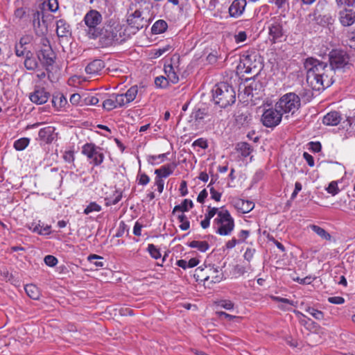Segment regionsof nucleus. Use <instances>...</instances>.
<instances>
[{
	"label": "nucleus",
	"mask_w": 355,
	"mask_h": 355,
	"mask_svg": "<svg viewBox=\"0 0 355 355\" xmlns=\"http://www.w3.org/2000/svg\"><path fill=\"white\" fill-rule=\"evenodd\" d=\"M350 57L344 50L333 49L329 53V62L321 61L313 57L304 62L306 72V82L315 91L329 87L334 83L335 71L348 69L351 67Z\"/></svg>",
	"instance_id": "f257e3e1"
},
{
	"label": "nucleus",
	"mask_w": 355,
	"mask_h": 355,
	"mask_svg": "<svg viewBox=\"0 0 355 355\" xmlns=\"http://www.w3.org/2000/svg\"><path fill=\"white\" fill-rule=\"evenodd\" d=\"M212 97L215 104L220 107H226L234 103L236 92L234 87L228 83L222 82L216 84L212 89Z\"/></svg>",
	"instance_id": "f03ea898"
},
{
	"label": "nucleus",
	"mask_w": 355,
	"mask_h": 355,
	"mask_svg": "<svg viewBox=\"0 0 355 355\" xmlns=\"http://www.w3.org/2000/svg\"><path fill=\"white\" fill-rule=\"evenodd\" d=\"M301 106V101L299 95L294 92H288L284 94L275 103V107L282 112V114L293 115Z\"/></svg>",
	"instance_id": "7ed1b4c3"
},
{
	"label": "nucleus",
	"mask_w": 355,
	"mask_h": 355,
	"mask_svg": "<svg viewBox=\"0 0 355 355\" xmlns=\"http://www.w3.org/2000/svg\"><path fill=\"white\" fill-rule=\"evenodd\" d=\"M241 64H243L245 73L258 75L262 69L261 57L254 51L244 53L241 58Z\"/></svg>",
	"instance_id": "20e7f679"
},
{
	"label": "nucleus",
	"mask_w": 355,
	"mask_h": 355,
	"mask_svg": "<svg viewBox=\"0 0 355 355\" xmlns=\"http://www.w3.org/2000/svg\"><path fill=\"white\" fill-rule=\"evenodd\" d=\"M214 224L218 225L216 233L221 236L231 234L234 228V220L227 210L220 211Z\"/></svg>",
	"instance_id": "39448f33"
},
{
	"label": "nucleus",
	"mask_w": 355,
	"mask_h": 355,
	"mask_svg": "<svg viewBox=\"0 0 355 355\" xmlns=\"http://www.w3.org/2000/svg\"><path fill=\"white\" fill-rule=\"evenodd\" d=\"M40 49L37 52V58L41 63L45 67L53 66L56 55L50 44V41L46 37H42L40 40Z\"/></svg>",
	"instance_id": "423d86ee"
},
{
	"label": "nucleus",
	"mask_w": 355,
	"mask_h": 355,
	"mask_svg": "<svg viewBox=\"0 0 355 355\" xmlns=\"http://www.w3.org/2000/svg\"><path fill=\"white\" fill-rule=\"evenodd\" d=\"M268 38L272 44L282 42L286 37V31L283 28V21L279 17L271 19L268 26Z\"/></svg>",
	"instance_id": "0eeeda50"
},
{
	"label": "nucleus",
	"mask_w": 355,
	"mask_h": 355,
	"mask_svg": "<svg viewBox=\"0 0 355 355\" xmlns=\"http://www.w3.org/2000/svg\"><path fill=\"white\" fill-rule=\"evenodd\" d=\"M102 21L101 14L96 10H90L85 15L84 21L89 28L88 33L91 35L92 38H96L100 35V32L96 29V26Z\"/></svg>",
	"instance_id": "6e6552de"
},
{
	"label": "nucleus",
	"mask_w": 355,
	"mask_h": 355,
	"mask_svg": "<svg viewBox=\"0 0 355 355\" xmlns=\"http://www.w3.org/2000/svg\"><path fill=\"white\" fill-rule=\"evenodd\" d=\"M82 153L87 156L94 166L100 165L104 159L101 148L93 143H87L82 148Z\"/></svg>",
	"instance_id": "1a4fd4ad"
},
{
	"label": "nucleus",
	"mask_w": 355,
	"mask_h": 355,
	"mask_svg": "<svg viewBox=\"0 0 355 355\" xmlns=\"http://www.w3.org/2000/svg\"><path fill=\"white\" fill-rule=\"evenodd\" d=\"M278 110L275 107V109L269 108L263 112L261 116V122L264 126L275 128L280 123L283 114Z\"/></svg>",
	"instance_id": "9d476101"
},
{
	"label": "nucleus",
	"mask_w": 355,
	"mask_h": 355,
	"mask_svg": "<svg viewBox=\"0 0 355 355\" xmlns=\"http://www.w3.org/2000/svg\"><path fill=\"white\" fill-rule=\"evenodd\" d=\"M127 22L131 28L135 29L137 31L144 26H147L148 24V21L142 17V13L139 10H135L128 16Z\"/></svg>",
	"instance_id": "9b49d317"
},
{
	"label": "nucleus",
	"mask_w": 355,
	"mask_h": 355,
	"mask_svg": "<svg viewBox=\"0 0 355 355\" xmlns=\"http://www.w3.org/2000/svg\"><path fill=\"white\" fill-rule=\"evenodd\" d=\"M124 106L123 97L119 94H112L103 103V107L107 110H112L117 107Z\"/></svg>",
	"instance_id": "f8f14e48"
},
{
	"label": "nucleus",
	"mask_w": 355,
	"mask_h": 355,
	"mask_svg": "<svg viewBox=\"0 0 355 355\" xmlns=\"http://www.w3.org/2000/svg\"><path fill=\"white\" fill-rule=\"evenodd\" d=\"M50 94L47 92L44 88H37L35 91L30 94V100L37 105H42L47 102Z\"/></svg>",
	"instance_id": "ddd939ff"
},
{
	"label": "nucleus",
	"mask_w": 355,
	"mask_h": 355,
	"mask_svg": "<svg viewBox=\"0 0 355 355\" xmlns=\"http://www.w3.org/2000/svg\"><path fill=\"white\" fill-rule=\"evenodd\" d=\"M246 4V0H234L228 9L230 16L234 18L240 17L243 13Z\"/></svg>",
	"instance_id": "4468645a"
},
{
	"label": "nucleus",
	"mask_w": 355,
	"mask_h": 355,
	"mask_svg": "<svg viewBox=\"0 0 355 355\" xmlns=\"http://www.w3.org/2000/svg\"><path fill=\"white\" fill-rule=\"evenodd\" d=\"M218 272V271L217 268H215L211 266H205L204 268L202 266H199L195 270L194 277L197 279V280L206 282L209 279V275L208 273H217Z\"/></svg>",
	"instance_id": "2eb2a0df"
},
{
	"label": "nucleus",
	"mask_w": 355,
	"mask_h": 355,
	"mask_svg": "<svg viewBox=\"0 0 355 355\" xmlns=\"http://www.w3.org/2000/svg\"><path fill=\"white\" fill-rule=\"evenodd\" d=\"M104 67L105 63L102 60L95 59L87 65L85 71L91 76H96L100 74Z\"/></svg>",
	"instance_id": "dca6fc26"
},
{
	"label": "nucleus",
	"mask_w": 355,
	"mask_h": 355,
	"mask_svg": "<svg viewBox=\"0 0 355 355\" xmlns=\"http://www.w3.org/2000/svg\"><path fill=\"white\" fill-rule=\"evenodd\" d=\"M339 20L343 26H349L355 23V12L352 10H345L339 12Z\"/></svg>",
	"instance_id": "f3484780"
},
{
	"label": "nucleus",
	"mask_w": 355,
	"mask_h": 355,
	"mask_svg": "<svg viewBox=\"0 0 355 355\" xmlns=\"http://www.w3.org/2000/svg\"><path fill=\"white\" fill-rule=\"evenodd\" d=\"M176 166L177 164L174 162L163 165L155 171V174L156 176L160 177V178L162 179L164 178H167L173 173Z\"/></svg>",
	"instance_id": "a211bd4d"
},
{
	"label": "nucleus",
	"mask_w": 355,
	"mask_h": 355,
	"mask_svg": "<svg viewBox=\"0 0 355 355\" xmlns=\"http://www.w3.org/2000/svg\"><path fill=\"white\" fill-rule=\"evenodd\" d=\"M341 121V116L338 112L332 111L327 113L322 119V122L327 125H337Z\"/></svg>",
	"instance_id": "6ab92c4d"
},
{
	"label": "nucleus",
	"mask_w": 355,
	"mask_h": 355,
	"mask_svg": "<svg viewBox=\"0 0 355 355\" xmlns=\"http://www.w3.org/2000/svg\"><path fill=\"white\" fill-rule=\"evenodd\" d=\"M54 128L51 126L45 127L40 130L39 137L46 144L51 143L54 139Z\"/></svg>",
	"instance_id": "aec40b11"
},
{
	"label": "nucleus",
	"mask_w": 355,
	"mask_h": 355,
	"mask_svg": "<svg viewBox=\"0 0 355 355\" xmlns=\"http://www.w3.org/2000/svg\"><path fill=\"white\" fill-rule=\"evenodd\" d=\"M139 92L138 87L137 85L132 86L129 88L125 94H119L123 99L124 105L132 102Z\"/></svg>",
	"instance_id": "412c9836"
},
{
	"label": "nucleus",
	"mask_w": 355,
	"mask_h": 355,
	"mask_svg": "<svg viewBox=\"0 0 355 355\" xmlns=\"http://www.w3.org/2000/svg\"><path fill=\"white\" fill-rule=\"evenodd\" d=\"M33 25L37 35L43 36L47 33L48 25L46 20L44 19V13H42V19L40 21H36Z\"/></svg>",
	"instance_id": "4be33fe9"
},
{
	"label": "nucleus",
	"mask_w": 355,
	"mask_h": 355,
	"mask_svg": "<svg viewBox=\"0 0 355 355\" xmlns=\"http://www.w3.org/2000/svg\"><path fill=\"white\" fill-rule=\"evenodd\" d=\"M236 207L242 213L246 214L252 211L254 207L253 202L239 199L236 202Z\"/></svg>",
	"instance_id": "5701e85b"
},
{
	"label": "nucleus",
	"mask_w": 355,
	"mask_h": 355,
	"mask_svg": "<svg viewBox=\"0 0 355 355\" xmlns=\"http://www.w3.org/2000/svg\"><path fill=\"white\" fill-rule=\"evenodd\" d=\"M56 33L59 37H66L69 33V25L65 20L61 19L56 23Z\"/></svg>",
	"instance_id": "b1692460"
},
{
	"label": "nucleus",
	"mask_w": 355,
	"mask_h": 355,
	"mask_svg": "<svg viewBox=\"0 0 355 355\" xmlns=\"http://www.w3.org/2000/svg\"><path fill=\"white\" fill-rule=\"evenodd\" d=\"M52 104L56 110H59L65 107L67 101L62 94L58 93L53 96Z\"/></svg>",
	"instance_id": "393cba45"
},
{
	"label": "nucleus",
	"mask_w": 355,
	"mask_h": 355,
	"mask_svg": "<svg viewBox=\"0 0 355 355\" xmlns=\"http://www.w3.org/2000/svg\"><path fill=\"white\" fill-rule=\"evenodd\" d=\"M24 66L28 70H35L38 66L37 61L33 57V53L31 51L26 52Z\"/></svg>",
	"instance_id": "a878e982"
},
{
	"label": "nucleus",
	"mask_w": 355,
	"mask_h": 355,
	"mask_svg": "<svg viewBox=\"0 0 355 355\" xmlns=\"http://www.w3.org/2000/svg\"><path fill=\"white\" fill-rule=\"evenodd\" d=\"M193 207L192 200L184 199L180 205H175L173 209L172 214H175L178 211L186 212Z\"/></svg>",
	"instance_id": "bb28decb"
},
{
	"label": "nucleus",
	"mask_w": 355,
	"mask_h": 355,
	"mask_svg": "<svg viewBox=\"0 0 355 355\" xmlns=\"http://www.w3.org/2000/svg\"><path fill=\"white\" fill-rule=\"evenodd\" d=\"M164 72L167 76L168 81L173 84L177 83L179 81V77L172 64H168L164 66Z\"/></svg>",
	"instance_id": "cd10ccee"
},
{
	"label": "nucleus",
	"mask_w": 355,
	"mask_h": 355,
	"mask_svg": "<svg viewBox=\"0 0 355 355\" xmlns=\"http://www.w3.org/2000/svg\"><path fill=\"white\" fill-rule=\"evenodd\" d=\"M302 307H304V310L312 315L315 319L318 320H322L324 318V313L313 306L309 305L301 304Z\"/></svg>",
	"instance_id": "c85d7f7f"
},
{
	"label": "nucleus",
	"mask_w": 355,
	"mask_h": 355,
	"mask_svg": "<svg viewBox=\"0 0 355 355\" xmlns=\"http://www.w3.org/2000/svg\"><path fill=\"white\" fill-rule=\"evenodd\" d=\"M167 28V23L164 20L159 19L154 23L151 28V31L155 35L160 34L165 32Z\"/></svg>",
	"instance_id": "c756f323"
},
{
	"label": "nucleus",
	"mask_w": 355,
	"mask_h": 355,
	"mask_svg": "<svg viewBox=\"0 0 355 355\" xmlns=\"http://www.w3.org/2000/svg\"><path fill=\"white\" fill-rule=\"evenodd\" d=\"M236 149L244 157L249 156L252 150L250 144L247 142L238 143Z\"/></svg>",
	"instance_id": "7c9ffc66"
},
{
	"label": "nucleus",
	"mask_w": 355,
	"mask_h": 355,
	"mask_svg": "<svg viewBox=\"0 0 355 355\" xmlns=\"http://www.w3.org/2000/svg\"><path fill=\"white\" fill-rule=\"evenodd\" d=\"M103 37L107 44H111L114 41L118 40L117 31L110 26L105 30Z\"/></svg>",
	"instance_id": "2f4dec72"
},
{
	"label": "nucleus",
	"mask_w": 355,
	"mask_h": 355,
	"mask_svg": "<svg viewBox=\"0 0 355 355\" xmlns=\"http://www.w3.org/2000/svg\"><path fill=\"white\" fill-rule=\"evenodd\" d=\"M123 192L119 190H116L112 196L107 197L105 198V205H116L122 198Z\"/></svg>",
	"instance_id": "473e14b6"
},
{
	"label": "nucleus",
	"mask_w": 355,
	"mask_h": 355,
	"mask_svg": "<svg viewBox=\"0 0 355 355\" xmlns=\"http://www.w3.org/2000/svg\"><path fill=\"white\" fill-rule=\"evenodd\" d=\"M188 245L192 248H197L201 252H205L209 248V243L205 241H192L188 243Z\"/></svg>",
	"instance_id": "72a5a7b5"
},
{
	"label": "nucleus",
	"mask_w": 355,
	"mask_h": 355,
	"mask_svg": "<svg viewBox=\"0 0 355 355\" xmlns=\"http://www.w3.org/2000/svg\"><path fill=\"white\" fill-rule=\"evenodd\" d=\"M26 294L33 300H37L40 297L38 288L33 284H28L24 288Z\"/></svg>",
	"instance_id": "f704fd0d"
},
{
	"label": "nucleus",
	"mask_w": 355,
	"mask_h": 355,
	"mask_svg": "<svg viewBox=\"0 0 355 355\" xmlns=\"http://www.w3.org/2000/svg\"><path fill=\"white\" fill-rule=\"evenodd\" d=\"M250 270H252L250 265H248V266H244L242 265L237 264L234 266L232 272L235 277H240Z\"/></svg>",
	"instance_id": "c9c22d12"
},
{
	"label": "nucleus",
	"mask_w": 355,
	"mask_h": 355,
	"mask_svg": "<svg viewBox=\"0 0 355 355\" xmlns=\"http://www.w3.org/2000/svg\"><path fill=\"white\" fill-rule=\"evenodd\" d=\"M29 143H30V139H28L27 137H22V138H20V139L16 140L14 142L13 146L17 150L21 151V150H24L28 146Z\"/></svg>",
	"instance_id": "e433bc0d"
},
{
	"label": "nucleus",
	"mask_w": 355,
	"mask_h": 355,
	"mask_svg": "<svg viewBox=\"0 0 355 355\" xmlns=\"http://www.w3.org/2000/svg\"><path fill=\"white\" fill-rule=\"evenodd\" d=\"M312 230L315 232L318 236H320L321 238L325 239V240H330L331 239V235L323 228L313 225L311 226Z\"/></svg>",
	"instance_id": "4c0bfd02"
},
{
	"label": "nucleus",
	"mask_w": 355,
	"mask_h": 355,
	"mask_svg": "<svg viewBox=\"0 0 355 355\" xmlns=\"http://www.w3.org/2000/svg\"><path fill=\"white\" fill-rule=\"evenodd\" d=\"M99 102V99L96 96L90 94H83V105H95Z\"/></svg>",
	"instance_id": "58836bf2"
},
{
	"label": "nucleus",
	"mask_w": 355,
	"mask_h": 355,
	"mask_svg": "<svg viewBox=\"0 0 355 355\" xmlns=\"http://www.w3.org/2000/svg\"><path fill=\"white\" fill-rule=\"evenodd\" d=\"M147 250L151 257L155 259H158L162 257L159 249H158L154 244H148Z\"/></svg>",
	"instance_id": "ea45409f"
},
{
	"label": "nucleus",
	"mask_w": 355,
	"mask_h": 355,
	"mask_svg": "<svg viewBox=\"0 0 355 355\" xmlns=\"http://www.w3.org/2000/svg\"><path fill=\"white\" fill-rule=\"evenodd\" d=\"M46 6L47 8L51 12H55L59 8L58 0H47L42 3V6Z\"/></svg>",
	"instance_id": "a19ab883"
},
{
	"label": "nucleus",
	"mask_w": 355,
	"mask_h": 355,
	"mask_svg": "<svg viewBox=\"0 0 355 355\" xmlns=\"http://www.w3.org/2000/svg\"><path fill=\"white\" fill-rule=\"evenodd\" d=\"M101 210V207L96 202H92L87 206L83 213L87 215L93 211H100Z\"/></svg>",
	"instance_id": "79ce46f5"
},
{
	"label": "nucleus",
	"mask_w": 355,
	"mask_h": 355,
	"mask_svg": "<svg viewBox=\"0 0 355 355\" xmlns=\"http://www.w3.org/2000/svg\"><path fill=\"white\" fill-rule=\"evenodd\" d=\"M206 113L205 112V110L198 109L192 112L191 117L196 121L200 122L204 119Z\"/></svg>",
	"instance_id": "37998d69"
},
{
	"label": "nucleus",
	"mask_w": 355,
	"mask_h": 355,
	"mask_svg": "<svg viewBox=\"0 0 355 355\" xmlns=\"http://www.w3.org/2000/svg\"><path fill=\"white\" fill-rule=\"evenodd\" d=\"M218 306H220L226 310H232L234 309V304L228 300H220L216 302Z\"/></svg>",
	"instance_id": "c03bdc74"
},
{
	"label": "nucleus",
	"mask_w": 355,
	"mask_h": 355,
	"mask_svg": "<svg viewBox=\"0 0 355 355\" xmlns=\"http://www.w3.org/2000/svg\"><path fill=\"white\" fill-rule=\"evenodd\" d=\"M168 79L162 76L156 77L155 79V84L157 87H161V88H165L167 87L168 83Z\"/></svg>",
	"instance_id": "a18cd8bd"
},
{
	"label": "nucleus",
	"mask_w": 355,
	"mask_h": 355,
	"mask_svg": "<svg viewBox=\"0 0 355 355\" xmlns=\"http://www.w3.org/2000/svg\"><path fill=\"white\" fill-rule=\"evenodd\" d=\"M88 261H90V263H93L96 267H103L104 266V263L103 261H95L97 259H103V257L96 255V254H91L87 258Z\"/></svg>",
	"instance_id": "49530a36"
},
{
	"label": "nucleus",
	"mask_w": 355,
	"mask_h": 355,
	"mask_svg": "<svg viewBox=\"0 0 355 355\" xmlns=\"http://www.w3.org/2000/svg\"><path fill=\"white\" fill-rule=\"evenodd\" d=\"M327 191L332 196L336 195L339 192L337 182L332 181L329 184V186L326 189Z\"/></svg>",
	"instance_id": "de8ad7c7"
},
{
	"label": "nucleus",
	"mask_w": 355,
	"mask_h": 355,
	"mask_svg": "<svg viewBox=\"0 0 355 355\" xmlns=\"http://www.w3.org/2000/svg\"><path fill=\"white\" fill-rule=\"evenodd\" d=\"M137 179L138 180V184L142 186H146L150 182V178L146 173H141L139 172Z\"/></svg>",
	"instance_id": "09e8293b"
},
{
	"label": "nucleus",
	"mask_w": 355,
	"mask_h": 355,
	"mask_svg": "<svg viewBox=\"0 0 355 355\" xmlns=\"http://www.w3.org/2000/svg\"><path fill=\"white\" fill-rule=\"evenodd\" d=\"M83 94L80 95L79 94H73L70 97V102L73 105H83Z\"/></svg>",
	"instance_id": "8fccbe9b"
},
{
	"label": "nucleus",
	"mask_w": 355,
	"mask_h": 355,
	"mask_svg": "<svg viewBox=\"0 0 355 355\" xmlns=\"http://www.w3.org/2000/svg\"><path fill=\"white\" fill-rule=\"evenodd\" d=\"M44 263L50 266V267H53L57 265L58 261L56 257H55L53 255H46L45 257H44Z\"/></svg>",
	"instance_id": "3c124183"
},
{
	"label": "nucleus",
	"mask_w": 355,
	"mask_h": 355,
	"mask_svg": "<svg viewBox=\"0 0 355 355\" xmlns=\"http://www.w3.org/2000/svg\"><path fill=\"white\" fill-rule=\"evenodd\" d=\"M28 50H26V48L19 45V44H16L15 45V54L18 57H22L26 55V52Z\"/></svg>",
	"instance_id": "603ef678"
},
{
	"label": "nucleus",
	"mask_w": 355,
	"mask_h": 355,
	"mask_svg": "<svg viewBox=\"0 0 355 355\" xmlns=\"http://www.w3.org/2000/svg\"><path fill=\"white\" fill-rule=\"evenodd\" d=\"M192 146H198L202 149H206L208 147L207 140L204 139L203 138H199L194 141Z\"/></svg>",
	"instance_id": "864d4df0"
},
{
	"label": "nucleus",
	"mask_w": 355,
	"mask_h": 355,
	"mask_svg": "<svg viewBox=\"0 0 355 355\" xmlns=\"http://www.w3.org/2000/svg\"><path fill=\"white\" fill-rule=\"evenodd\" d=\"M155 185L157 187V191L159 193H162L164 190V181L162 178H160V177L156 176L155 178Z\"/></svg>",
	"instance_id": "5fc2aeb1"
},
{
	"label": "nucleus",
	"mask_w": 355,
	"mask_h": 355,
	"mask_svg": "<svg viewBox=\"0 0 355 355\" xmlns=\"http://www.w3.org/2000/svg\"><path fill=\"white\" fill-rule=\"evenodd\" d=\"M235 42L236 43L243 42L246 40L247 35L245 31H240L234 35Z\"/></svg>",
	"instance_id": "6e6d98bb"
},
{
	"label": "nucleus",
	"mask_w": 355,
	"mask_h": 355,
	"mask_svg": "<svg viewBox=\"0 0 355 355\" xmlns=\"http://www.w3.org/2000/svg\"><path fill=\"white\" fill-rule=\"evenodd\" d=\"M254 252H255V250L254 249H252V248H247L244 254H243V257L244 259L248 261V262H250L253 257H254Z\"/></svg>",
	"instance_id": "4d7b16f0"
},
{
	"label": "nucleus",
	"mask_w": 355,
	"mask_h": 355,
	"mask_svg": "<svg viewBox=\"0 0 355 355\" xmlns=\"http://www.w3.org/2000/svg\"><path fill=\"white\" fill-rule=\"evenodd\" d=\"M328 301L331 304H342L345 302V299L343 297L334 296L329 297Z\"/></svg>",
	"instance_id": "13d9d810"
},
{
	"label": "nucleus",
	"mask_w": 355,
	"mask_h": 355,
	"mask_svg": "<svg viewBox=\"0 0 355 355\" xmlns=\"http://www.w3.org/2000/svg\"><path fill=\"white\" fill-rule=\"evenodd\" d=\"M31 40H32V37L31 35H24L23 37H21L19 40V42L17 44L26 47V45L30 44Z\"/></svg>",
	"instance_id": "bf43d9fd"
},
{
	"label": "nucleus",
	"mask_w": 355,
	"mask_h": 355,
	"mask_svg": "<svg viewBox=\"0 0 355 355\" xmlns=\"http://www.w3.org/2000/svg\"><path fill=\"white\" fill-rule=\"evenodd\" d=\"M209 191H210V194H211V197L212 199H214V200H216L217 202L220 200V198H221V195H222L221 193L216 191L214 187L209 188Z\"/></svg>",
	"instance_id": "052dcab7"
},
{
	"label": "nucleus",
	"mask_w": 355,
	"mask_h": 355,
	"mask_svg": "<svg viewBox=\"0 0 355 355\" xmlns=\"http://www.w3.org/2000/svg\"><path fill=\"white\" fill-rule=\"evenodd\" d=\"M209 210L207 214H205V216L209 218V220H211L216 214L218 215V213L220 211L216 207H209Z\"/></svg>",
	"instance_id": "680f3d73"
},
{
	"label": "nucleus",
	"mask_w": 355,
	"mask_h": 355,
	"mask_svg": "<svg viewBox=\"0 0 355 355\" xmlns=\"http://www.w3.org/2000/svg\"><path fill=\"white\" fill-rule=\"evenodd\" d=\"M309 146H310V149L315 153H318L322 149L321 144L319 141H317V142L311 141L309 143Z\"/></svg>",
	"instance_id": "e2e57ef3"
},
{
	"label": "nucleus",
	"mask_w": 355,
	"mask_h": 355,
	"mask_svg": "<svg viewBox=\"0 0 355 355\" xmlns=\"http://www.w3.org/2000/svg\"><path fill=\"white\" fill-rule=\"evenodd\" d=\"M288 0H268L269 3H275L278 9H282L284 7Z\"/></svg>",
	"instance_id": "0e129e2a"
},
{
	"label": "nucleus",
	"mask_w": 355,
	"mask_h": 355,
	"mask_svg": "<svg viewBox=\"0 0 355 355\" xmlns=\"http://www.w3.org/2000/svg\"><path fill=\"white\" fill-rule=\"evenodd\" d=\"M303 157L306 161L309 166H310L311 167L314 166V159L311 155H310L309 153H308L306 152H304L303 153Z\"/></svg>",
	"instance_id": "69168bd1"
},
{
	"label": "nucleus",
	"mask_w": 355,
	"mask_h": 355,
	"mask_svg": "<svg viewBox=\"0 0 355 355\" xmlns=\"http://www.w3.org/2000/svg\"><path fill=\"white\" fill-rule=\"evenodd\" d=\"M208 193L205 189L202 190L198 196L197 201L200 203H203L205 198L207 197Z\"/></svg>",
	"instance_id": "338daca9"
},
{
	"label": "nucleus",
	"mask_w": 355,
	"mask_h": 355,
	"mask_svg": "<svg viewBox=\"0 0 355 355\" xmlns=\"http://www.w3.org/2000/svg\"><path fill=\"white\" fill-rule=\"evenodd\" d=\"M349 46L355 49V31L348 34Z\"/></svg>",
	"instance_id": "774afa93"
}]
</instances>
